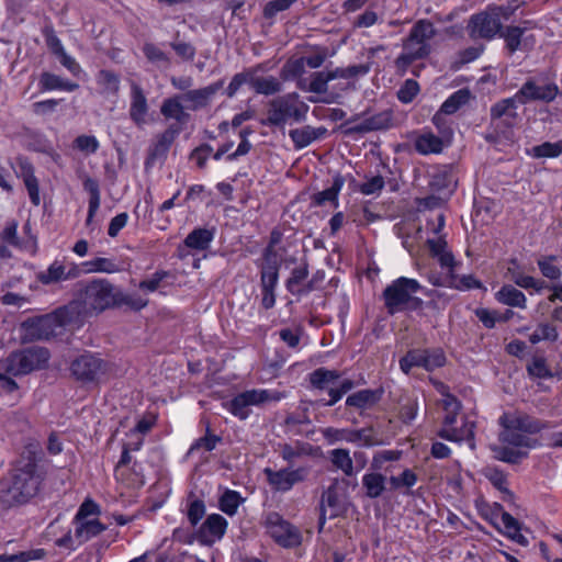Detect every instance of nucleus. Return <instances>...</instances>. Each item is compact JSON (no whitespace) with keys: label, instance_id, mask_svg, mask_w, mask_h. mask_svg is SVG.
I'll return each instance as SVG.
<instances>
[{"label":"nucleus","instance_id":"4","mask_svg":"<svg viewBox=\"0 0 562 562\" xmlns=\"http://www.w3.org/2000/svg\"><path fill=\"white\" fill-rule=\"evenodd\" d=\"M279 239L280 234L272 232L270 245L265 248L261 259L256 261L260 269L261 305L266 310L273 307L276 303L274 289L279 279L280 262L277 252L273 250V245Z\"/></svg>","mask_w":562,"mask_h":562},{"label":"nucleus","instance_id":"15","mask_svg":"<svg viewBox=\"0 0 562 562\" xmlns=\"http://www.w3.org/2000/svg\"><path fill=\"white\" fill-rule=\"evenodd\" d=\"M310 469L300 467L295 470L290 468L273 471L269 468L265 469V474L270 485L281 492L291 490L295 484L305 481Z\"/></svg>","mask_w":562,"mask_h":562},{"label":"nucleus","instance_id":"55","mask_svg":"<svg viewBox=\"0 0 562 562\" xmlns=\"http://www.w3.org/2000/svg\"><path fill=\"white\" fill-rule=\"evenodd\" d=\"M241 502L239 493L226 491L220 498V508L227 515H234Z\"/></svg>","mask_w":562,"mask_h":562},{"label":"nucleus","instance_id":"22","mask_svg":"<svg viewBox=\"0 0 562 562\" xmlns=\"http://www.w3.org/2000/svg\"><path fill=\"white\" fill-rule=\"evenodd\" d=\"M518 104L519 100H517L516 93L512 98L499 100L498 102L491 106L492 122L496 120H502L505 126H514L519 119V115L517 113Z\"/></svg>","mask_w":562,"mask_h":562},{"label":"nucleus","instance_id":"26","mask_svg":"<svg viewBox=\"0 0 562 562\" xmlns=\"http://www.w3.org/2000/svg\"><path fill=\"white\" fill-rule=\"evenodd\" d=\"M180 94L167 98L162 101L160 113L165 119L176 121V125L180 126L190 120V114L186 111L187 105Z\"/></svg>","mask_w":562,"mask_h":562},{"label":"nucleus","instance_id":"35","mask_svg":"<svg viewBox=\"0 0 562 562\" xmlns=\"http://www.w3.org/2000/svg\"><path fill=\"white\" fill-rule=\"evenodd\" d=\"M40 87L43 91L64 90L71 92L77 90L79 88V85L76 82L64 80L61 77L57 75L45 71L40 77Z\"/></svg>","mask_w":562,"mask_h":562},{"label":"nucleus","instance_id":"13","mask_svg":"<svg viewBox=\"0 0 562 562\" xmlns=\"http://www.w3.org/2000/svg\"><path fill=\"white\" fill-rule=\"evenodd\" d=\"M502 29L503 24L498 19V14H491L485 11L473 14L467 26L471 38H483L487 41L498 35Z\"/></svg>","mask_w":562,"mask_h":562},{"label":"nucleus","instance_id":"57","mask_svg":"<svg viewBox=\"0 0 562 562\" xmlns=\"http://www.w3.org/2000/svg\"><path fill=\"white\" fill-rule=\"evenodd\" d=\"M419 85L414 79H407L397 90V99L402 103H411L415 97L419 93Z\"/></svg>","mask_w":562,"mask_h":562},{"label":"nucleus","instance_id":"24","mask_svg":"<svg viewBox=\"0 0 562 562\" xmlns=\"http://www.w3.org/2000/svg\"><path fill=\"white\" fill-rule=\"evenodd\" d=\"M16 164L19 167V171H16V175L18 177H21L23 179L31 202L36 206L40 205V187L38 180L34 175L33 165L25 157H18Z\"/></svg>","mask_w":562,"mask_h":562},{"label":"nucleus","instance_id":"7","mask_svg":"<svg viewBox=\"0 0 562 562\" xmlns=\"http://www.w3.org/2000/svg\"><path fill=\"white\" fill-rule=\"evenodd\" d=\"M307 111L308 106L299 101V95L294 92L270 102L268 121L276 126H281L290 120L301 122L305 119Z\"/></svg>","mask_w":562,"mask_h":562},{"label":"nucleus","instance_id":"47","mask_svg":"<svg viewBox=\"0 0 562 562\" xmlns=\"http://www.w3.org/2000/svg\"><path fill=\"white\" fill-rule=\"evenodd\" d=\"M249 83L258 93L266 95L274 94L281 90V82L272 76L251 78Z\"/></svg>","mask_w":562,"mask_h":562},{"label":"nucleus","instance_id":"59","mask_svg":"<svg viewBox=\"0 0 562 562\" xmlns=\"http://www.w3.org/2000/svg\"><path fill=\"white\" fill-rule=\"evenodd\" d=\"M221 441V438L216 435L206 434L204 437L196 439L188 450V456L194 454L200 449L205 451H212L216 445Z\"/></svg>","mask_w":562,"mask_h":562},{"label":"nucleus","instance_id":"41","mask_svg":"<svg viewBox=\"0 0 562 562\" xmlns=\"http://www.w3.org/2000/svg\"><path fill=\"white\" fill-rule=\"evenodd\" d=\"M88 273H115L120 268L115 260L110 258L97 257L82 263Z\"/></svg>","mask_w":562,"mask_h":562},{"label":"nucleus","instance_id":"27","mask_svg":"<svg viewBox=\"0 0 562 562\" xmlns=\"http://www.w3.org/2000/svg\"><path fill=\"white\" fill-rule=\"evenodd\" d=\"M498 424L503 428V430L499 434V440L502 442L510 445L513 447L524 448H536L537 446H539V441L537 439H532L526 436L517 428H510L509 423H504V418L502 416L498 419Z\"/></svg>","mask_w":562,"mask_h":562},{"label":"nucleus","instance_id":"61","mask_svg":"<svg viewBox=\"0 0 562 562\" xmlns=\"http://www.w3.org/2000/svg\"><path fill=\"white\" fill-rule=\"evenodd\" d=\"M296 0H271L263 7V18L272 20L279 12L288 10Z\"/></svg>","mask_w":562,"mask_h":562},{"label":"nucleus","instance_id":"2","mask_svg":"<svg viewBox=\"0 0 562 562\" xmlns=\"http://www.w3.org/2000/svg\"><path fill=\"white\" fill-rule=\"evenodd\" d=\"M424 290V286L415 279L400 277L392 281L382 292L384 307L389 315L401 312H416L424 314V300L415 294Z\"/></svg>","mask_w":562,"mask_h":562},{"label":"nucleus","instance_id":"1","mask_svg":"<svg viewBox=\"0 0 562 562\" xmlns=\"http://www.w3.org/2000/svg\"><path fill=\"white\" fill-rule=\"evenodd\" d=\"M41 452L36 441H30L23 447L11 471V483L0 491V499L4 505H23L36 496L43 481L37 471Z\"/></svg>","mask_w":562,"mask_h":562},{"label":"nucleus","instance_id":"45","mask_svg":"<svg viewBox=\"0 0 562 562\" xmlns=\"http://www.w3.org/2000/svg\"><path fill=\"white\" fill-rule=\"evenodd\" d=\"M524 33L525 29L510 25L506 26L505 30L502 29L498 35L505 40L509 54H514L520 47Z\"/></svg>","mask_w":562,"mask_h":562},{"label":"nucleus","instance_id":"46","mask_svg":"<svg viewBox=\"0 0 562 562\" xmlns=\"http://www.w3.org/2000/svg\"><path fill=\"white\" fill-rule=\"evenodd\" d=\"M330 461L347 476H351L353 474V462L347 449H334L330 452Z\"/></svg>","mask_w":562,"mask_h":562},{"label":"nucleus","instance_id":"5","mask_svg":"<svg viewBox=\"0 0 562 562\" xmlns=\"http://www.w3.org/2000/svg\"><path fill=\"white\" fill-rule=\"evenodd\" d=\"M75 313V304L56 310L54 313L46 314L23 323L25 335L30 340L49 339L57 334V329L71 321Z\"/></svg>","mask_w":562,"mask_h":562},{"label":"nucleus","instance_id":"48","mask_svg":"<svg viewBox=\"0 0 562 562\" xmlns=\"http://www.w3.org/2000/svg\"><path fill=\"white\" fill-rule=\"evenodd\" d=\"M282 398V394L278 391L269 390H248V406L265 405L271 402H278Z\"/></svg>","mask_w":562,"mask_h":562},{"label":"nucleus","instance_id":"64","mask_svg":"<svg viewBox=\"0 0 562 562\" xmlns=\"http://www.w3.org/2000/svg\"><path fill=\"white\" fill-rule=\"evenodd\" d=\"M0 239L10 246L20 247V238L18 237V222H8L0 233Z\"/></svg>","mask_w":562,"mask_h":562},{"label":"nucleus","instance_id":"43","mask_svg":"<svg viewBox=\"0 0 562 562\" xmlns=\"http://www.w3.org/2000/svg\"><path fill=\"white\" fill-rule=\"evenodd\" d=\"M442 145L441 138L431 133L420 135L415 142L416 150L424 155L440 153Z\"/></svg>","mask_w":562,"mask_h":562},{"label":"nucleus","instance_id":"30","mask_svg":"<svg viewBox=\"0 0 562 562\" xmlns=\"http://www.w3.org/2000/svg\"><path fill=\"white\" fill-rule=\"evenodd\" d=\"M75 524V538L79 544L89 541L106 529L98 518L76 520Z\"/></svg>","mask_w":562,"mask_h":562},{"label":"nucleus","instance_id":"50","mask_svg":"<svg viewBox=\"0 0 562 562\" xmlns=\"http://www.w3.org/2000/svg\"><path fill=\"white\" fill-rule=\"evenodd\" d=\"M453 186V176L448 170H440L435 172L429 181V188L434 192H442L445 190L451 191Z\"/></svg>","mask_w":562,"mask_h":562},{"label":"nucleus","instance_id":"49","mask_svg":"<svg viewBox=\"0 0 562 562\" xmlns=\"http://www.w3.org/2000/svg\"><path fill=\"white\" fill-rule=\"evenodd\" d=\"M346 440L349 442L361 441L364 447H373L382 443L381 440L373 436L372 427L349 430Z\"/></svg>","mask_w":562,"mask_h":562},{"label":"nucleus","instance_id":"36","mask_svg":"<svg viewBox=\"0 0 562 562\" xmlns=\"http://www.w3.org/2000/svg\"><path fill=\"white\" fill-rule=\"evenodd\" d=\"M344 186V179L338 176L334 179L333 184L312 196V203L316 206H322L326 202H329L333 204L334 207L338 206V194Z\"/></svg>","mask_w":562,"mask_h":562},{"label":"nucleus","instance_id":"51","mask_svg":"<svg viewBox=\"0 0 562 562\" xmlns=\"http://www.w3.org/2000/svg\"><path fill=\"white\" fill-rule=\"evenodd\" d=\"M527 372L529 376L537 379H550L553 376L543 357H533L527 364Z\"/></svg>","mask_w":562,"mask_h":562},{"label":"nucleus","instance_id":"8","mask_svg":"<svg viewBox=\"0 0 562 562\" xmlns=\"http://www.w3.org/2000/svg\"><path fill=\"white\" fill-rule=\"evenodd\" d=\"M265 525L268 533L283 548H295L302 542L300 530L284 520L278 513H269L266 516Z\"/></svg>","mask_w":562,"mask_h":562},{"label":"nucleus","instance_id":"19","mask_svg":"<svg viewBox=\"0 0 562 562\" xmlns=\"http://www.w3.org/2000/svg\"><path fill=\"white\" fill-rule=\"evenodd\" d=\"M149 105L143 88L135 81L131 82L130 92V119L132 122L142 127L147 123V114Z\"/></svg>","mask_w":562,"mask_h":562},{"label":"nucleus","instance_id":"32","mask_svg":"<svg viewBox=\"0 0 562 562\" xmlns=\"http://www.w3.org/2000/svg\"><path fill=\"white\" fill-rule=\"evenodd\" d=\"M83 189L89 193V205H88V215L86 220V224L90 225L92 222L94 215L97 214L100 203H101V194H100V188L99 182L89 177L86 176L83 179Z\"/></svg>","mask_w":562,"mask_h":562},{"label":"nucleus","instance_id":"54","mask_svg":"<svg viewBox=\"0 0 562 562\" xmlns=\"http://www.w3.org/2000/svg\"><path fill=\"white\" fill-rule=\"evenodd\" d=\"M562 153V142H544L531 148V155L536 158H554Z\"/></svg>","mask_w":562,"mask_h":562},{"label":"nucleus","instance_id":"10","mask_svg":"<svg viewBox=\"0 0 562 562\" xmlns=\"http://www.w3.org/2000/svg\"><path fill=\"white\" fill-rule=\"evenodd\" d=\"M516 94L517 100H519V104H527L530 102L550 103L559 94V88L554 82L529 78L524 82Z\"/></svg>","mask_w":562,"mask_h":562},{"label":"nucleus","instance_id":"16","mask_svg":"<svg viewBox=\"0 0 562 562\" xmlns=\"http://www.w3.org/2000/svg\"><path fill=\"white\" fill-rule=\"evenodd\" d=\"M502 417L504 418V423H509L510 428H517L528 435H536L553 427L550 422L536 418L521 411L504 413Z\"/></svg>","mask_w":562,"mask_h":562},{"label":"nucleus","instance_id":"63","mask_svg":"<svg viewBox=\"0 0 562 562\" xmlns=\"http://www.w3.org/2000/svg\"><path fill=\"white\" fill-rule=\"evenodd\" d=\"M46 552L44 549H32L26 551H21L16 554H12L5 558H0L1 562H27L32 560H41L45 557Z\"/></svg>","mask_w":562,"mask_h":562},{"label":"nucleus","instance_id":"56","mask_svg":"<svg viewBox=\"0 0 562 562\" xmlns=\"http://www.w3.org/2000/svg\"><path fill=\"white\" fill-rule=\"evenodd\" d=\"M330 71H316L312 74V80L307 90L313 93H325L327 85L331 81Z\"/></svg>","mask_w":562,"mask_h":562},{"label":"nucleus","instance_id":"11","mask_svg":"<svg viewBox=\"0 0 562 562\" xmlns=\"http://www.w3.org/2000/svg\"><path fill=\"white\" fill-rule=\"evenodd\" d=\"M70 371L78 381L94 382L105 373L106 363L100 357L86 352L71 362Z\"/></svg>","mask_w":562,"mask_h":562},{"label":"nucleus","instance_id":"28","mask_svg":"<svg viewBox=\"0 0 562 562\" xmlns=\"http://www.w3.org/2000/svg\"><path fill=\"white\" fill-rule=\"evenodd\" d=\"M130 452V448L124 445L121 458L115 467V477L128 487H139L145 484L144 474H137L135 479H130L127 476V472L130 471L128 464L132 461Z\"/></svg>","mask_w":562,"mask_h":562},{"label":"nucleus","instance_id":"23","mask_svg":"<svg viewBox=\"0 0 562 562\" xmlns=\"http://www.w3.org/2000/svg\"><path fill=\"white\" fill-rule=\"evenodd\" d=\"M383 393L384 390L382 387L359 390L348 395L345 404L347 407L359 411V414L362 416L364 411L371 409L382 400Z\"/></svg>","mask_w":562,"mask_h":562},{"label":"nucleus","instance_id":"58","mask_svg":"<svg viewBox=\"0 0 562 562\" xmlns=\"http://www.w3.org/2000/svg\"><path fill=\"white\" fill-rule=\"evenodd\" d=\"M402 457L401 450H382L378 451L372 459L371 469L380 471L385 462L397 461Z\"/></svg>","mask_w":562,"mask_h":562},{"label":"nucleus","instance_id":"25","mask_svg":"<svg viewBox=\"0 0 562 562\" xmlns=\"http://www.w3.org/2000/svg\"><path fill=\"white\" fill-rule=\"evenodd\" d=\"M416 367L426 371H434L446 364L447 358L440 348L435 349H412Z\"/></svg>","mask_w":562,"mask_h":562},{"label":"nucleus","instance_id":"62","mask_svg":"<svg viewBox=\"0 0 562 562\" xmlns=\"http://www.w3.org/2000/svg\"><path fill=\"white\" fill-rule=\"evenodd\" d=\"M224 407L234 416L245 419L246 418V393H240L234 398L225 402Z\"/></svg>","mask_w":562,"mask_h":562},{"label":"nucleus","instance_id":"37","mask_svg":"<svg viewBox=\"0 0 562 562\" xmlns=\"http://www.w3.org/2000/svg\"><path fill=\"white\" fill-rule=\"evenodd\" d=\"M386 477L378 471L367 473L362 477V486L369 498H379L382 496L385 487Z\"/></svg>","mask_w":562,"mask_h":562},{"label":"nucleus","instance_id":"18","mask_svg":"<svg viewBox=\"0 0 562 562\" xmlns=\"http://www.w3.org/2000/svg\"><path fill=\"white\" fill-rule=\"evenodd\" d=\"M80 270L76 263L71 262L69 266L63 261L54 260L46 270L40 271L36 279L44 285H49L60 281H67L78 278Z\"/></svg>","mask_w":562,"mask_h":562},{"label":"nucleus","instance_id":"6","mask_svg":"<svg viewBox=\"0 0 562 562\" xmlns=\"http://www.w3.org/2000/svg\"><path fill=\"white\" fill-rule=\"evenodd\" d=\"M49 359V352L45 348L32 347L12 352L0 361V369L10 375L19 376L34 370L42 369Z\"/></svg>","mask_w":562,"mask_h":562},{"label":"nucleus","instance_id":"52","mask_svg":"<svg viewBox=\"0 0 562 562\" xmlns=\"http://www.w3.org/2000/svg\"><path fill=\"white\" fill-rule=\"evenodd\" d=\"M329 71L333 80L338 78L349 79L367 75L370 71V65H351L346 68H336Z\"/></svg>","mask_w":562,"mask_h":562},{"label":"nucleus","instance_id":"53","mask_svg":"<svg viewBox=\"0 0 562 562\" xmlns=\"http://www.w3.org/2000/svg\"><path fill=\"white\" fill-rule=\"evenodd\" d=\"M485 476L488 479L492 485L496 487L498 491L507 494L510 498L514 497V494L506 486L507 477L502 470L488 467L485 470Z\"/></svg>","mask_w":562,"mask_h":562},{"label":"nucleus","instance_id":"9","mask_svg":"<svg viewBox=\"0 0 562 562\" xmlns=\"http://www.w3.org/2000/svg\"><path fill=\"white\" fill-rule=\"evenodd\" d=\"M347 512L348 503L346 498L339 493L338 481L335 480L333 484L323 492L321 497L318 531L321 532L326 524L327 513L328 518L334 519L337 517L346 516Z\"/></svg>","mask_w":562,"mask_h":562},{"label":"nucleus","instance_id":"39","mask_svg":"<svg viewBox=\"0 0 562 562\" xmlns=\"http://www.w3.org/2000/svg\"><path fill=\"white\" fill-rule=\"evenodd\" d=\"M471 99V92L468 88L453 92L440 106L441 113L451 115Z\"/></svg>","mask_w":562,"mask_h":562},{"label":"nucleus","instance_id":"29","mask_svg":"<svg viewBox=\"0 0 562 562\" xmlns=\"http://www.w3.org/2000/svg\"><path fill=\"white\" fill-rule=\"evenodd\" d=\"M181 126L176 124L169 125L161 134L157 135L156 140L150 150V157L157 158L165 156L173 144L175 139L181 133Z\"/></svg>","mask_w":562,"mask_h":562},{"label":"nucleus","instance_id":"17","mask_svg":"<svg viewBox=\"0 0 562 562\" xmlns=\"http://www.w3.org/2000/svg\"><path fill=\"white\" fill-rule=\"evenodd\" d=\"M224 81L218 80L200 89H192L180 94L188 110L199 111L211 105L215 95L223 89Z\"/></svg>","mask_w":562,"mask_h":562},{"label":"nucleus","instance_id":"42","mask_svg":"<svg viewBox=\"0 0 562 562\" xmlns=\"http://www.w3.org/2000/svg\"><path fill=\"white\" fill-rule=\"evenodd\" d=\"M558 256L555 255H541L537 259V266L541 274L551 280L557 281L561 278V269L555 265Z\"/></svg>","mask_w":562,"mask_h":562},{"label":"nucleus","instance_id":"44","mask_svg":"<svg viewBox=\"0 0 562 562\" xmlns=\"http://www.w3.org/2000/svg\"><path fill=\"white\" fill-rule=\"evenodd\" d=\"M492 450L496 460L509 464H519L524 459L528 457L527 451L516 450L505 446H496Z\"/></svg>","mask_w":562,"mask_h":562},{"label":"nucleus","instance_id":"38","mask_svg":"<svg viewBox=\"0 0 562 562\" xmlns=\"http://www.w3.org/2000/svg\"><path fill=\"white\" fill-rule=\"evenodd\" d=\"M213 233L206 228L193 229L184 239V245L188 248L196 250H205L209 248L213 240Z\"/></svg>","mask_w":562,"mask_h":562},{"label":"nucleus","instance_id":"21","mask_svg":"<svg viewBox=\"0 0 562 562\" xmlns=\"http://www.w3.org/2000/svg\"><path fill=\"white\" fill-rule=\"evenodd\" d=\"M403 48L404 52L394 61L397 71L401 74H405L415 60L427 58L431 53L430 44L417 45L407 38L403 41Z\"/></svg>","mask_w":562,"mask_h":562},{"label":"nucleus","instance_id":"3","mask_svg":"<svg viewBox=\"0 0 562 562\" xmlns=\"http://www.w3.org/2000/svg\"><path fill=\"white\" fill-rule=\"evenodd\" d=\"M119 288L103 278L92 279L81 285L75 304V311L80 307L85 315L100 314L116 306Z\"/></svg>","mask_w":562,"mask_h":562},{"label":"nucleus","instance_id":"20","mask_svg":"<svg viewBox=\"0 0 562 562\" xmlns=\"http://www.w3.org/2000/svg\"><path fill=\"white\" fill-rule=\"evenodd\" d=\"M226 528V519L220 514H212L196 531V538L202 544L211 546L223 538Z\"/></svg>","mask_w":562,"mask_h":562},{"label":"nucleus","instance_id":"33","mask_svg":"<svg viewBox=\"0 0 562 562\" xmlns=\"http://www.w3.org/2000/svg\"><path fill=\"white\" fill-rule=\"evenodd\" d=\"M437 30L434 24L426 19L417 21L409 31L406 37L409 42H415L417 45L429 44L428 41L435 37Z\"/></svg>","mask_w":562,"mask_h":562},{"label":"nucleus","instance_id":"60","mask_svg":"<svg viewBox=\"0 0 562 562\" xmlns=\"http://www.w3.org/2000/svg\"><path fill=\"white\" fill-rule=\"evenodd\" d=\"M74 146L86 155L95 154L100 147V143L95 136L79 135L74 140Z\"/></svg>","mask_w":562,"mask_h":562},{"label":"nucleus","instance_id":"40","mask_svg":"<svg viewBox=\"0 0 562 562\" xmlns=\"http://www.w3.org/2000/svg\"><path fill=\"white\" fill-rule=\"evenodd\" d=\"M97 83L106 95H116L120 91V77L115 72L102 69L97 75Z\"/></svg>","mask_w":562,"mask_h":562},{"label":"nucleus","instance_id":"12","mask_svg":"<svg viewBox=\"0 0 562 562\" xmlns=\"http://www.w3.org/2000/svg\"><path fill=\"white\" fill-rule=\"evenodd\" d=\"M357 117H351L346 121L341 127L345 128L346 135L366 134L373 131L387 130L393 125V111L384 110L374 115L363 119L357 123Z\"/></svg>","mask_w":562,"mask_h":562},{"label":"nucleus","instance_id":"14","mask_svg":"<svg viewBox=\"0 0 562 562\" xmlns=\"http://www.w3.org/2000/svg\"><path fill=\"white\" fill-rule=\"evenodd\" d=\"M340 372H338L337 370H328L323 367L314 370L310 374V383L314 389L328 392V401L319 400L323 406H334L337 402H339L342 398L344 394L339 391L337 386H329L331 384H335V382L340 379Z\"/></svg>","mask_w":562,"mask_h":562},{"label":"nucleus","instance_id":"31","mask_svg":"<svg viewBox=\"0 0 562 562\" xmlns=\"http://www.w3.org/2000/svg\"><path fill=\"white\" fill-rule=\"evenodd\" d=\"M327 133V130L323 126L312 127L305 125L301 128H294L290 131V137L294 143L295 148H304L312 142L323 137Z\"/></svg>","mask_w":562,"mask_h":562},{"label":"nucleus","instance_id":"34","mask_svg":"<svg viewBox=\"0 0 562 562\" xmlns=\"http://www.w3.org/2000/svg\"><path fill=\"white\" fill-rule=\"evenodd\" d=\"M495 297L504 305L519 308L526 307L527 299L525 294L510 284L503 285L499 291L496 292Z\"/></svg>","mask_w":562,"mask_h":562}]
</instances>
